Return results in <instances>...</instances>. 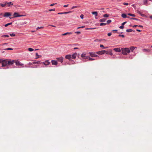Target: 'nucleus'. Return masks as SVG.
<instances>
[{
    "instance_id": "f257e3e1",
    "label": "nucleus",
    "mask_w": 152,
    "mask_h": 152,
    "mask_svg": "<svg viewBox=\"0 0 152 152\" xmlns=\"http://www.w3.org/2000/svg\"><path fill=\"white\" fill-rule=\"evenodd\" d=\"M122 53L124 55H126L130 53V50L128 48H122L121 49Z\"/></svg>"
},
{
    "instance_id": "f03ea898",
    "label": "nucleus",
    "mask_w": 152,
    "mask_h": 152,
    "mask_svg": "<svg viewBox=\"0 0 152 152\" xmlns=\"http://www.w3.org/2000/svg\"><path fill=\"white\" fill-rule=\"evenodd\" d=\"M0 63L2 64V66L4 67L7 65V59H0Z\"/></svg>"
},
{
    "instance_id": "7ed1b4c3",
    "label": "nucleus",
    "mask_w": 152,
    "mask_h": 152,
    "mask_svg": "<svg viewBox=\"0 0 152 152\" xmlns=\"http://www.w3.org/2000/svg\"><path fill=\"white\" fill-rule=\"evenodd\" d=\"M14 17L12 18H10V19H12V18H16L18 17H20L22 16H24V15H20L18 14V13L15 12H14L13 14Z\"/></svg>"
},
{
    "instance_id": "20e7f679",
    "label": "nucleus",
    "mask_w": 152,
    "mask_h": 152,
    "mask_svg": "<svg viewBox=\"0 0 152 152\" xmlns=\"http://www.w3.org/2000/svg\"><path fill=\"white\" fill-rule=\"evenodd\" d=\"M86 54L85 52L83 53L81 56V57L84 59H87L88 58V56H86Z\"/></svg>"
},
{
    "instance_id": "39448f33",
    "label": "nucleus",
    "mask_w": 152,
    "mask_h": 152,
    "mask_svg": "<svg viewBox=\"0 0 152 152\" xmlns=\"http://www.w3.org/2000/svg\"><path fill=\"white\" fill-rule=\"evenodd\" d=\"M15 62V60H12L11 59H7V65H12Z\"/></svg>"
},
{
    "instance_id": "423d86ee",
    "label": "nucleus",
    "mask_w": 152,
    "mask_h": 152,
    "mask_svg": "<svg viewBox=\"0 0 152 152\" xmlns=\"http://www.w3.org/2000/svg\"><path fill=\"white\" fill-rule=\"evenodd\" d=\"M88 53L90 54V56L92 57L98 56V55L94 52H89Z\"/></svg>"
},
{
    "instance_id": "0eeeda50",
    "label": "nucleus",
    "mask_w": 152,
    "mask_h": 152,
    "mask_svg": "<svg viewBox=\"0 0 152 152\" xmlns=\"http://www.w3.org/2000/svg\"><path fill=\"white\" fill-rule=\"evenodd\" d=\"M106 52V51L105 50H102L97 52L96 53L98 55H102L104 54Z\"/></svg>"
},
{
    "instance_id": "6e6552de",
    "label": "nucleus",
    "mask_w": 152,
    "mask_h": 152,
    "mask_svg": "<svg viewBox=\"0 0 152 152\" xmlns=\"http://www.w3.org/2000/svg\"><path fill=\"white\" fill-rule=\"evenodd\" d=\"M56 59L58 61L62 63L63 61L64 58L63 57L61 56L60 57L57 58Z\"/></svg>"
},
{
    "instance_id": "1a4fd4ad",
    "label": "nucleus",
    "mask_w": 152,
    "mask_h": 152,
    "mask_svg": "<svg viewBox=\"0 0 152 152\" xmlns=\"http://www.w3.org/2000/svg\"><path fill=\"white\" fill-rule=\"evenodd\" d=\"M11 15V14L10 12H6L4 13L3 16L4 17H8L9 16H10Z\"/></svg>"
},
{
    "instance_id": "9d476101",
    "label": "nucleus",
    "mask_w": 152,
    "mask_h": 152,
    "mask_svg": "<svg viewBox=\"0 0 152 152\" xmlns=\"http://www.w3.org/2000/svg\"><path fill=\"white\" fill-rule=\"evenodd\" d=\"M50 62L48 60L45 61V62H42V64H44L45 65H48L50 64Z\"/></svg>"
},
{
    "instance_id": "9b49d317",
    "label": "nucleus",
    "mask_w": 152,
    "mask_h": 152,
    "mask_svg": "<svg viewBox=\"0 0 152 152\" xmlns=\"http://www.w3.org/2000/svg\"><path fill=\"white\" fill-rule=\"evenodd\" d=\"M65 58L66 59H68L69 60H71V55L70 54L66 55V56Z\"/></svg>"
},
{
    "instance_id": "f8f14e48",
    "label": "nucleus",
    "mask_w": 152,
    "mask_h": 152,
    "mask_svg": "<svg viewBox=\"0 0 152 152\" xmlns=\"http://www.w3.org/2000/svg\"><path fill=\"white\" fill-rule=\"evenodd\" d=\"M15 63L17 65H20L21 66L23 65V64L19 62L18 61L15 60Z\"/></svg>"
},
{
    "instance_id": "ddd939ff",
    "label": "nucleus",
    "mask_w": 152,
    "mask_h": 152,
    "mask_svg": "<svg viewBox=\"0 0 152 152\" xmlns=\"http://www.w3.org/2000/svg\"><path fill=\"white\" fill-rule=\"evenodd\" d=\"M71 55V58L74 59L76 58V57L77 56V53H75Z\"/></svg>"
},
{
    "instance_id": "4468645a",
    "label": "nucleus",
    "mask_w": 152,
    "mask_h": 152,
    "mask_svg": "<svg viewBox=\"0 0 152 152\" xmlns=\"http://www.w3.org/2000/svg\"><path fill=\"white\" fill-rule=\"evenodd\" d=\"M142 51L143 52L145 53H149L151 51V50L148 49H144L142 50Z\"/></svg>"
},
{
    "instance_id": "2eb2a0df",
    "label": "nucleus",
    "mask_w": 152,
    "mask_h": 152,
    "mask_svg": "<svg viewBox=\"0 0 152 152\" xmlns=\"http://www.w3.org/2000/svg\"><path fill=\"white\" fill-rule=\"evenodd\" d=\"M52 64L53 65H56L57 64V62L55 60H53L51 61Z\"/></svg>"
},
{
    "instance_id": "dca6fc26",
    "label": "nucleus",
    "mask_w": 152,
    "mask_h": 152,
    "mask_svg": "<svg viewBox=\"0 0 152 152\" xmlns=\"http://www.w3.org/2000/svg\"><path fill=\"white\" fill-rule=\"evenodd\" d=\"M113 50L116 52H120L121 51V50L120 48H114L113 49Z\"/></svg>"
},
{
    "instance_id": "f3484780",
    "label": "nucleus",
    "mask_w": 152,
    "mask_h": 152,
    "mask_svg": "<svg viewBox=\"0 0 152 152\" xmlns=\"http://www.w3.org/2000/svg\"><path fill=\"white\" fill-rule=\"evenodd\" d=\"M121 16L123 18H130L129 17L127 16L125 14H124V13L122 14L121 15Z\"/></svg>"
},
{
    "instance_id": "a211bd4d",
    "label": "nucleus",
    "mask_w": 152,
    "mask_h": 152,
    "mask_svg": "<svg viewBox=\"0 0 152 152\" xmlns=\"http://www.w3.org/2000/svg\"><path fill=\"white\" fill-rule=\"evenodd\" d=\"M137 47H136L134 46H131L130 47V50H131V51L133 52V51L134 50L135 48H137Z\"/></svg>"
},
{
    "instance_id": "6ab92c4d",
    "label": "nucleus",
    "mask_w": 152,
    "mask_h": 152,
    "mask_svg": "<svg viewBox=\"0 0 152 152\" xmlns=\"http://www.w3.org/2000/svg\"><path fill=\"white\" fill-rule=\"evenodd\" d=\"M7 4L8 5V7H10V6L13 5V4L12 2H7Z\"/></svg>"
},
{
    "instance_id": "aec40b11",
    "label": "nucleus",
    "mask_w": 152,
    "mask_h": 152,
    "mask_svg": "<svg viewBox=\"0 0 152 152\" xmlns=\"http://www.w3.org/2000/svg\"><path fill=\"white\" fill-rule=\"evenodd\" d=\"M7 2H5L4 3H1L0 4V6L3 7H5L7 5Z\"/></svg>"
},
{
    "instance_id": "412c9836",
    "label": "nucleus",
    "mask_w": 152,
    "mask_h": 152,
    "mask_svg": "<svg viewBox=\"0 0 152 152\" xmlns=\"http://www.w3.org/2000/svg\"><path fill=\"white\" fill-rule=\"evenodd\" d=\"M92 14L93 15H94L95 17H96L98 16V13L96 11L93 12H92Z\"/></svg>"
},
{
    "instance_id": "4be33fe9",
    "label": "nucleus",
    "mask_w": 152,
    "mask_h": 152,
    "mask_svg": "<svg viewBox=\"0 0 152 152\" xmlns=\"http://www.w3.org/2000/svg\"><path fill=\"white\" fill-rule=\"evenodd\" d=\"M42 62H41L40 61H34L33 62V64H42Z\"/></svg>"
},
{
    "instance_id": "5701e85b",
    "label": "nucleus",
    "mask_w": 152,
    "mask_h": 152,
    "mask_svg": "<svg viewBox=\"0 0 152 152\" xmlns=\"http://www.w3.org/2000/svg\"><path fill=\"white\" fill-rule=\"evenodd\" d=\"M148 0H143V3L145 5H148Z\"/></svg>"
},
{
    "instance_id": "b1692460",
    "label": "nucleus",
    "mask_w": 152,
    "mask_h": 152,
    "mask_svg": "<svg viewBox=\"0 0 152 152\" xmlns=\"http://www.w3.org/2000/svg\"><path fill=\"white\" fill-rule=\"evenodd\" d=\"M12 24V22H11V23H8L5 25H3V26H5V27H7V26H8L9 25H11Z\"/></svg>"
},
{
    "instance_id": "393cba45",
    "label": "nucleus",
    "mask_w": 152,
    "mask_h": 152,
    "mask_svg": "<svg viewBox=\"0 0 152 152\" xmlns=\"http://www.w3.org/2000/svg\"><path fill=\"white\" fill-rule=\"evenodd\" d=\"M132 31H134L132 29H127L126 30V31L127 32H131Z\"/></svg>"
},
{
    "instance_id": "a878e982",
    "label": "nucleus",
    "mask_w": 152,
    "mask_h": 152,
    "mask_svg": "<svg viewBox=\"0 0 152 152\" xmlns=\"http://www.w3.org/2000/svg\"><path fill=\"white\" fill-rule=\"evenodd\" d=\"M129 26L131 27H132V28H136V27H137L138 25H129Z\"/></svg>"
},
{
    "instance_id": "bb28decb",
    "label": "nucleus",
    "mask_w": 152,
    "mask_h": 152,
    "mask_svg": "<svg viewBox=\"0 0 152 152\" xmlns=\"http://www.w3.org/2000/svg\"><path fill=\"white\" fill-rule=\"evenodd\" d=\"M106 20V19L102 18V19H101L99 21H100L101 22H104Z\"/></svg>"
},
{
    "instance_id": "cd10ccee",
    "label": "nucleus",
    "mask_w": 152,
    "mask_h": 152,
    "mask_svg": "<svg viewBox=\"0 0 152 152\" xmlns=\"http://www.w3.org/2000/svg\"><path fill=\"white\" fill-rule=\"evenodd\" d=\"M80 7V6H73L72 7V8H71L70 9L72 10L74 8H77V7Z\"/></svg>"
},
{
    "instance_id": "c85d7f7f",
    "label": "nucleus",
    "mask_w": 152,
    "mask_h": 152,
    "mask_svg": "<svg viewBox=\"0 0 152 152\" xmlns=\"http://www.w3.org/2000/svg\"><path fill=\"white\" fill-rule=\"evenodd\" d=\"M9 37L8 35H5L1 36L2 37Z\"/></svg>"
},
{
    "instance_id": "c756f323",
    "label": "nucleus",
    "mask_w": 152,
    "mask_h": 152,
    "mask_svg": "<svg viewBox=\"0 0 152 152\" xmlns=\"http://www.w3.org/2000/svg\"><path fill=\"white\" fill-rule=\"evenodd\" d=\"M137 13H138L139 14H140L141 16L143 17L144 16V15L142 14L140 11H138L137 12Z\"/></svg>"
},
{
    "instance_id": "7c9ffc66",
    "label": "nucleus",
    "mask_w": 152,
    "mask_h": 152,
    "mask_svg": "<svg viewBox=\"0 0 152 152\" xmlns=\"http://www.w3.org/2000/svg\"><path fill=\"white\" fill-rule=\"evenodd\" d=\"M128 15H130V16H133V17H135V15L134 14H131V13H128Z\"/></svg>"
},
{
    "instance_id": "2f4dec72",
    "label": "nucleus",
    "mask_w": 152,
    "mask_h": 152,
    "mask_svg": "<svg viewBox=\"0 0 152 152\" xmlns=\"http://www.w3.org/2000/svg\"><path fill=\"white\" fill-rule=\"evenodd\" d=\"M102 41V39H95L94 40V42H100Z\"/></svg>"
},
{
    "instance_id": "473e14b6",
    "label": "nucleus",
    "mask_w": 152,
    "mask_h": 152,
    "mask_svg": "<svg viewBox=\"0 0 152 152\" xmlns=\"http://www.w3.org/2000/svg\"><path fill=\"white\" fill-rule=\"evenodd\" d=\"M109 16V14H105L103 16L104 18H107V17H108Z\"/></svg>"
},
{
    "instance_id": "72a5a7b5",
    "label": "nucleus",
    "mask_w": 152,
    "mask_h": 152,
    "mask_svg": "<svg viewBox=\"0 0 152 152\" xmlns=\"http://www.w3.org/2000/svg\"><path fill=\"white\" fill-rule=\"evenodd\" d=\"M106 24H107V23H101L100 24V26H104V25H106Z\"/></svg>"
},
{
    "instance_id": "f704fd0d",
    "label": "nucleus",
    "mask_w": 152,
    "mask_h": 152,
    "mask_svg": "<svg viewBox=\"0 0 152 152\" xmlns=\"http://www.w3.org/2000/svg\"><path fill=\"white\" fill-rule=\"evenodd\" d=\"M88 60L89 61H93V60H95V59H94V58H91L90 57H88Z\"/></svg>"
},
{
    "instance_id": "c9c22d12",
    "label": "nucleus",
    "mask_w": 152,
    "mask_h": 152,
    "mask_svg": "<svg viewBox=\"0 0 152 152\" xmlns=\"http://www.w3.org/2000/svg\"><path fill=\"white\" fill-rule=\"evenodd\" d=\"M131 20H139L138 19L135 18H129Z\"/></svg>"
},
{
    "instance_id": "e433bc0d",
    "label": "nucleus",
    "mask_w": 152,
    "mask_h": 152,
    "mask_svg": "<svg viewBox=\"0 0 152 152\" xmlns=\"http://www.w3.org/2000/svg\"><path fill=\"white\" fill-rule=\"evenodd\" d=\"M5 50H13V49L11 48H6L4 49Z\"/></svg>"
},
{
    "instance_id": "4c0bfd02",
    "label": "nucleus",
    "mask_w": 152,
    "mask_h": 152,
    "mask_svg": "<svg viewBox=\"0 0 152 152\" xmlns=\"http://www.w3.org/2000/svg\"><path fill=\"white\" fill-rule=\"evenodd\" d=\"M28 50L30 52L33 51L34 50L33 48H28Z\"/></svg>"
},
{
    "instance_id": "58836bf2",
    "label": "nucleus",
    "mask_w": 152,
    "mask_h": 152,
    "mask_svg": "<svg viewBox=\"0 0 152 152\" xmlns=\"http://www.w3.org/2000/svg\"><path fill=\"white\" fill-rule=\"evenodd\" d=\"M71 12H72V11H69L68 12H63V14H67L70 13Z\"/></svg>"
},
{
    "instance_id": "ea45409f",
    "label": "nucleus",
    "mask_w": 152,
    "mask_h": 152,
    "mask_svg": "<svg viewBox=\"0 0 152 152\" xmlns=\"http://www.w3.org/2000/svg\"><path fill=\"white\" fill-rule=\"evenodd\" d=\"M70 33H69V32H66V33H65L64 34H62V35H65L67 34H70Z\"/></svg>"
},
{
    "instance_id": "a19ab883",
    "label": "nucleus",
    "mask_w": 152,
    "mask_h": 152,
    "mask_svg": "<svg viewBox=\"0 0 152 152\" xmlns=\"http://www.w3.org/2000/svg\"><path fill=\"white\" fill-rule=\"evenodd\" d=\"M10 35L11 37H14L15 36V34L14 33L10 34Z\"/></svg>"
},
{
    "instance_id": "79ce46f5",
    "label": "nucleus",
    "mask_w": 152,
    "mask_h": 152,
    "mask_svg": "<svg viewBox=\"0 0 152 152\" xmlns=\"http://www.w3.org/2000/svg\"><path fill=\"white\" fill-rule=\"evenodd\" d=\"M119 37H121L123 38H124V35L123 34H119L118 35Z\"/></svg>"
},
{
    "instance_id": "37998d69",
    "label": "nucleus",
    "mask_w": 152,
    "mask_h": 152,
    "mask_svg": "<svg viewBox=\"0 0 152 152\" xmlns=\"http://www.w3.org/2000/svg\"><path fill=\"white\" fill-rule=\"evenodd\" d=\"M111 22V20H107V23L108 24L110 23Z\"/></svg>"
},
{
    "instance_id": "c03bdc74",
    "label": "nucleus",
    "mask_w": 152,
    "mask_h": 152,
    "mask_svg": "<svg viewBox=\"0 0 152 152\" xmlns=\"http://www.w3.org/2000/svg\"><path fill=\"white\" fill-rule=\"evenodd\" d=\"M83 17H84V15H83V14H81L80 15V18L83 19Z\"/></svg>"
},
{
    "instance_id": "a18cd8bd",
    "label": "nucleus",
    "mask_w": 152,
    "mask_h": 152,
    "mask_svg": "<svg viewBox=\"0 0 152 152\" xmlns=\"http://www.w3.org/2000/svg\"><path fill=\"white\" fill-rule=\"evenodd\" d=\"M112 34V33L111 32H110V33H108L107 34V35L108 36H110Z\"/></svg>"
},
{
    "instance_id": "49530a36",
    "label": "nucleus",
    "mask_w": 152,
    "mask_h": 152,
    "mask_svg": "<svg viewBox=\"0 0 152 152\" xmlns=\"http://www.w3.org/2000/svg\"><path fill=\"white\" fill-rule=\"evenodd\" d=\"M123 4L125 5H129V4L128 3H124Z\"/></svg>"
},
{
    "instance_id": "de8ad7c7",
    "label": "nucleus",
    "mask_w": 152,
    "mask_h": 152,
    "mask_svg": "<svg viewBox=\"0 0 152 152\" xmlns=\"http://www.w3.org/2000/svg\"><path fill=\"white\" fill-rule=\"evenodd\" d=\"M85 26H82V27H77V28H85Z\"/></svg>"
},
{
    "instance_id": "09e8293b",
    "label": "nucleus",
    "mask_w": 152,
    "mask_h": 152,
    "mask_svg": "<svg viewBox=\"0 0 152 152\" xmlns=\"http://www.w3.org/2000/svg\"><path fill=\"white\" fill-rule=\"evenodd\" d=\"M75 33H76L77 34H80V31H77L75 32Z\"/></svg>"
},
{
    "instance_id": "8fccbe9b",
    "label": "nucleus",
    "mask_w": 152,
    "mask_h": 152,
    "mask_svg": "<svg viewBox=\"0 0 152 152\" xmlns=\"http://www.w3.org/2000/svg\"><path fill=\"white\" fill-rule=\"evenodd\" d=\"M126 22H125L124 23H122V24H121V25L122 26H124V25L126 23Z\"/></svg>"
},
{
    "instance_id": "3c124183",
    "label": "nucleus",
    "mask_w": 152,
    "mask_h": 152,
    "mask_svg": "<svg viewBox=\"0 0 152 152\" xmlns=\"http://www.w3.org/2000/svg\"><path fill=\"white\" fill-rule=\"evenodd\" d=\"M55 9H50L49 10V11H55Z\"/></svg>"
},
{
    "instance_id": "603ef678",
    "label": "nucleus",
    "mask_w": 152,
    "mask_h": 152,
    "mask_svg": "<svg viewBox=\"0 0 152 152\" xmlns=\"http://www.w3.org/2000/svg\"><path fill=\"white\" fill-rule=\"evenodd\" d=\"M36 56H38V57H37V58H38L39 57V55H38V54L37 53H36Z\"/></svg>"
},
{
    "instance_id": "864d4df0",
    "label": "nucleus",
    "mask_w": 152,
    "mask_h": 152,
    "mask_svg": "<svg viewBox=\"0 0 152 152\" xmlns=\"http://www.w3.org/2000/svg\"><path fill=\"white\" fill-rule=\"evenodd\" d=\"M124 28V26H122V25L119 27L120 28Z\"/></svg>"
},
{
    "instance_id": "5fc2aeb1",
    "label": "nucleus",
    "mask_w": 152,
    "mask_h": 152,
    "mask_svg": "<svg viewBox=\"0 0 152 152\" xmlns=\"http://www.w3.org/2000/svg\"><path fill=\"white\" fill-rule=\"evenodd\" d=\"M143 26H141V25H138V27H137L138 28H142Z\"/></svg>"
},
{
    "instance_id": "6e6d98bb",
    "label": "nucleus",
    "mask_w": 152,
    "mask_h": 152,
    "mask_svg": "<svg viewBox=\"0 0 152 152\" xmlns=\"http://www.w3.org/2000/svg\"><path fill=\"white\" fill-rule=\"evenodd\" d=\"M57 4L56 3H55V4H51L50 5V6H53L55 4Z\"/></svg>"
},
{
    "instance_id": "4d7b16f0",
    "label": "nucleus",
    "mask_w": 152,
    "mask_h": 152,
    "mask_svg": "<svg viewBox=\"0 0 152 152\" xmlns=\"http://www.w3.org/2000/svg\"><path fill=\"white\" fill-rule=\"evenodd\" d=\"M118 31V30L116 29H115V30H113L112 31V32H113V31Z\"/></svg>"
},
{
    "instance_id": "13d9d810",
    "label": "nucleus",
    "mask_w": 152,
    "mask_h": 152,
    "mask_svg": "<svg viewBox=\"0 0 152 152\" xmlns=\"http://www.w3.org/2000/svg\"><path fill=\"white\" fill-rule=\"evenodd\" d=\"M68 5H69L68 4L64 5L63 6V7H67Z\"/></svg>"
},
{
    "instance_id": "bf43d9fd",
    "label": "nucleus",
    "mask_w": 152,
    "mask_h": 152,
    "mask_svg": "<svg viewBox=\"0 0 152 152\" xmlns=\"http://www.w3.org/2000/svg\"><path fill=\"white\" fill-rule=\"evenodd\" d=\"M100 47H103V48L104 49V46L103 45H101L100 46Z\"/></svg>"
},
{
    "instance_id": "052dcab7",
    "label": "nucleus",
    "mask_w": 152,
    "mask_h": 152,
    "mask_svg": "<svg viewBox=\"0 0 152 152\" xmlns=\"http://www.w3.org/2000/svg\"><path fill=\"white\" fill-rule=\"evenodd\" d=\"M43 27H38L37 28V29H38V28H42Z\"/></svg>"
},
{
    "instance_id": "680f3d73",
    "label": "nucleus",
    "mask_w": 152,
    "mask_h": 152,
    "mask_svg": "<svg viewBox=\"0 0 152 152\" xmlns=\"http://www.w3.org/2000/svg\"><path fill=\"white\" fill-rule=\"evenodd\" d=\"M62 14H63V12H59L58 13V14L61 15Z\"/></svg>"
},
{
    "instance_id": "e2e57ef3",
    "label": "nucleus",
    "mask_w": 152,
    "mask_h": 152,
    "mask_svg": "<svg viewBox=\"0 0 152 152\" xmlns=\"http://www.w3.org/2000/svg\"><path fill=\"white\" fill-rule=\"evenodd\" d=\"M136 31L139 32L141 31V30H140L139 29H136Z\"/></svg>"
},
{
    "instance_id": "0e129e2a",
    "label": "nucleus",
    "mask_w": 152,
    "mask_h": 152,
    "mask_svg": "<svg viewBox=\"0 0 152 152\" xmlns=\"http://www.w3.org/2000/svg\"><path fill=\"white\" fill-rule=\"evenodd\" d=\"M149 18L152 20V15L150 16Z\"/></svg>"
},
{
    "instance_id": "69168bd1",
    "label": "nucleus",
    "mask_w": 152,
    "mask_h": 152,
    "mask_svg": "<svg viewBox=\"0 0 152 152\" xmlns=\"http://www.w3.org/2000/svg\"><path fill=\"white\" fill-rule=\"evenodd\" d=\"M105 53H106V54H109L108 53L107 51H106V52H105Z\"/></svg>"
},
{
    "instance_id": "338daca9",
    "label": "nucleus",
    "mask_w": 152,
    "mask_h": 152,
    "mask_svg": "<svg viewBox=\"0 0 152 152\" xmlns=\"http://www.w3.org/2000/svg\"><path fill=\"white\" fill-rule=\"evenodd\" d=\"M78 48H74V50H75V49H78Z\"/></svg>"
},
{
    "instance_id": "774afa93",
    "label": "nucleus",
    "mask_w": 152,
    "mask_h": 152,
    "mask_svg": "<svg viewBox=\"0 0 152 152\" xmlns=\"http://www.w3.org/2000/svg\"><path fill=\"white\" fill-rule=\"evenodd\" d=\"M49 26H51L55 27V26L53 25H49Z\"/></svg>"
}]
</instances>
